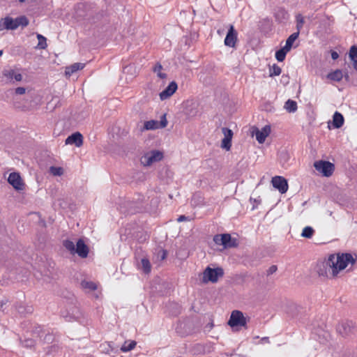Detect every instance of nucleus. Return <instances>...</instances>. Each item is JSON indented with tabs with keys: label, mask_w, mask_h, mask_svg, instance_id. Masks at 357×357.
Here are the masks:
<instances>
[{
	"label": "nucleus",
	"mask_w": 357,
	"mask_h": 357,
	"mask_svg": "<svg viewBox=\"0 0 357 357\" xmlns=\"http://www.w3.org/2000/svg\"><path fill=\"white\" fill-rule=\"evenodd\" d=\"M355 259L351 254L342 253L331 255L322 263L323 268L319 269V274L326 277H336L349 264H354Z\"/></svg>",
	"instance_id": "1"
},
{
	"label": "nucleus",
	"mask_w": 357,
	"mask_h": 357,
	"mask_svg": "<svg viewBox=\"0 0 357 357\" xmlns=\"http://www.w3.org/2000/svg\"><path fill=\"white\" fill-rule=\"evenodd\" d=\"M223 275L224 271L222 268H211L207 267L203 273L202 282L204 283L208 282L215 283L217 282L219 278L222 277Z\"/></svg>",
	"instance_id": "2"
},
{
	"label": "nucleus",
	"mask_w": 357,
	"mask_h": 357,
	"mask_svg": "<svg viewBox=\"0 0 357 357\" xmlns=\"http://www.w3.org/2000/svg\"><path fill=\"white\" fill-rule=\"evenodd\" d=\"M163 158L162 152L153 150L146 153L141 158V163L144 166H151L153 164L160 161Z\"/></svg>",
	"instance_id": "3"
},
{
	"label": "nucleus",
	"mask_w": 357,
	"mask_h": 357,
	"mask_svg": "<svg viewBox=\"0 0 357 357\" xmlns=\"http://www.w3.org/2000/svg\"><path fill=\"white\" fill-rule=\"evenodd\" d=\"M314 167L317 171L327 177L331 176L334 171V165L328 161H317L314 162Z\"/></svg>",
	"instance_id": "4"
},
{
	"label": "nucleus",
	"mask_w": 357,
	"mask_h": 357,
	"mask_svg": "<svg viewBox=\"0 0 357 357\" xmlns=\"http://www.w3.org/2000/svg\"><path fill=\"white\" fill-rule=\"evenodd\" d=\"M215 244L222 245L224 248H232L236 245L235 241L231 240L229 234H218L213 237Z\"/></svg>",
	"instance_id": "5"
},
{
	"label": "nucleus",
	"mask_w": 357,
	"mask_h": 357,
	"mask_svg": "<svg viewBox=\"0 0 357 357\" xmlns=\"http://www.w3.org/2000/svg\"><path fill=\"white\" fill-rule=\"evenodd\" d=\"M228 324L231 327L244 326L246 324V319L241 312L234 310L231 312Z\"/></svg>",
	"instance_id": "6"
},
{
	"label": "nucleus",
	"mask_w": 357,
	"mask_h": 357,
	"mask_svg": "<svg viewBox=\"0 0 357 357\" xmlns=\"http://www.w3.org/2000/svg\"><path fill=\"white\" fill-rule=\"evenodd\" d=\"M3 75L6 78V81L10 83H15L22 80V75L20 73L19 70L17 69H4L3 70Z\"/></svg>",
	"instance_id": "7"
},
{
	"label": "nucleus",
	"mask_w": 357,
	"mask_h": 357,
	"mask_svg": "<svg viewBox=\"0 0 357 357\" xmlns=\"http://www.w3.org/2000/svg\"><path fill=\"white\" fill-rule=\"evenodd\" d=\"M8 182L16 190H22L24 189V183L19 173L13 172L10 173L8 178Z\"/></svg>",
	"instance_id": "8"
},
{
	"label": "nucleus",
	"mask_w": 357,
	"mask_h": 357,
	"mask_svg": "<svg viewBox=\"0 0 357 357\" xmlns=\"http://www.w3.org/2000/svg\"><path fill=\"white\" fill-rule=\"evenodd\" d=\"M273 186L278 189L280 192L284 193L288 190V184L287 180L280 176H276L272 178Z\"/></svg>",
	"instance_id": "9"
},
{
	"label": "nucleus",
	"mask_w": 357,
	"mask_h": 357,
	"mask_svg": "<svg viewBox=\"0 0 357 357\" xmlns=\"http://www.w3.org/2000/svg\"><path fill=\"white\" fill-rule=\"evenodd\" d=\"M355 330V326L351 321H345L341 323L337 327V331L343 336H347Z\"/></svg>",
	"instance_id": "10"
},
{
	"label": "nucleus",
	"mask_w": 357,
	"mask_h": 357,
	"mask_svg": "<svg viewBox=\"0 0 357 357\" xmlns=\"http://www.w3.org/2000/svg\"><path fill=\"white\" fill-rule=\"evenodd\" d=\"M237 40V33L234 29L233 25H229L227 34L225 38L224 43L226 46L229 47H234Z\"/></svg>",
	"instance_id": "11"
},
{
	"label": "nucleus",
	"mask_w": 357,
	"mask_h": 357,
	"mask_svg": "<svg viewBox=\"0 0 357 357\" xmlns=\"http://www.w3.org/2000/svg\"><path fill=\"white\" fill-rule=\"evenodd\" d=\"M222 132L224 135V138L222 140L221 147L226 150H229L231 145V142L233 136V132L227 128H222Z\"/></svg>",
	"instance_id": "12"
},
{
	"label": "nucleus",
	"mask_w": 357,
	"mask_h": 357,
	"mask_svg": "<svg viewBox=\"0 0 357 357\" xmlns=\"http://www.w3.org/2000/svg\"><path fill=\"white\" fill-rule=\"evenodd\" d=\"M177 87V84L175 82H170L167 88L160 93V100H165L170 98L176 92Z\"/></svg>",
	"instance_id": "13"
},
{
	"label": "nucleus",
	"mask_w": 357,
	"mask_h": 357,
	"mask_svg": "<svg viewBox=\"0 0 357 357\" xmlns=\"http://www.w3.org/2000/svg\"><path fill=\"white\" fill-rule=\"evenodd\" d=\"M3 29L8 30H15L17 29V24H16L15 19H13L10 17H6L0 20V31Z\"/></svg>",
	"instance_id": "14"
},
{
	"label": "nucleus",
	"mask_w": 357,
	"mask_h": 357,
	"mask_svg": "<svg viewBox=\"0 0 357 357\" xmlns=\"http://www.w3.org/2000/svg\"><path fill=\"white\" fill-rule=\"evenodd\" d=\"M75 253H77L80 257L86 258L89 254V248L83 240L79 239L76 243Z\"/></svg>",
	"instance_id": "15"
},
{
	"label": "nucleus",
	"mask_w": 357,
	"mask_h": 357,
	"mask_svg": "<svg viewBox=\"0 0 357 357\" xmlns=\"http://www.w3.org/2000/svg\"><path fill=\"white\" fill-rule=\"evenodd\" d=\"M66 144H75L77 147H80L83 144L82 134L77 132L68 136L66 139Z\"/></svg>",
	"instance_id": "16"
},
{
	"label": "nucleus",
	"mask_w": 357,
	"mask_h": 357,
	"mask_svg": "<svg viewBox=\"0 0 357 357\" xmlns=\"http://www.w3.org/2000/svg\"><path fill=\"white\" fill-rule=\"evenodd\" d=\"M271 130V126L268 125L265 126L261 130H257L255 133L257 142L260 144L264 143L266 138L269 135Z\"/></svg>",
	"instance_id": "17"
},
{
	"label": "nucleus",
	"mask_w": 357,
	"mask_h": 357,
	"mask_svg": "<svg viewBox=\"0 0 357 357\" xmlns=\"http://www.w3.org/2000/svg\"><path fill=\"white\" fill-rule=\"evenodd\" d=\"M84 66L85 64L82 63H75L69 66H67L65 70L66 75L70 77L77 71L83 69Z\"/></svg>",
	"instance_id": "18"
},
{
	"label": "nucleus",
	"mask_w": 357,
	"mask_h": 357,
	"mask_svg": "<svg viewBox=\"0 0 357 357\" xmlns=\"http://www.w3.org/2000/svg\"><path fill=\"white\" fill-rule=\"evenodd\" d=\"M333 123L335 128H341L344 124V117L338 112H335L333 116Z\"/></svg>",
	"instance_id": "19"
},
{
	"label": "nucleus",
	"mask_w": 357,
	"mask_h": 357,
	"mask_svg": "<svg viewBox=\"0 0 357 357\" xmlns=\"http://www.w3.org/2000/svg\"><path fill=\"white\" fill-rule=\"evenodd\" d=\"M349 59L353 61V66L357 70V46L351 47L349 52Z\"/></svg>",
	"instance_id": "20"
},
{
	"label": "nucleus",
	"mask_w": 357,
	"mask_h": 357,
	"mask_svg": "<svg viewBox=\"0 0 357 357\" xmlns=\"http://www.w3.org/2000/svg\"><path fill=\"white\" fill-rule=\"evenodd\" d=\"M298 36H299V32L297 31V32L292 33L291 35H290L288 37V38L286 40L285 45L284 46V47H285L286 50H289V51L291 50L293 43L298 38Z\"/></svg>",
	"instance_id": "21"
},
{
	"label": "nucleus",
	"mask_w": 357,
	"mask_h": 357,
	"mask_svg": "<svg viewBox=\"0 0 357 357\" xmlns=\"http://www.w3.org/2000/svg\"><path fill=\"white\" fill-rule=\"evenodd\" d=\"M284 109L289 113H294L297 110V102L294 100L289 99L284 105Z\"/></svg>",
	"instance_id": "22"
},
{
	"label": "nucleus",
	"mask_w": 357,
	"mask_h": 357,
	"mask_svg": "<svg viewBox=\"0 0 357 357\" xmlns=\"http://www.w3.org/2000/svg\"><path fill=\"white\" fill-rule=\"evenodd\" d=\"M139 268L142 270L145 273H150L151 270V266L149 260L146 258L142 259L140 264L139 265Z\"/></svg>",
	"instance_id": "23"
},
{
	"label": "nucleus",
	"mask_w": 357,
	"mask_h": 357,
	"mask_svg": "<svg viewBox=\"0 0 357 357\" xmlns=\"http://www.w3.org/2000/svg\"><path fill=\"white\" fill-rule=\"evenodd\" d=\"M137 344V342L135 340H128L125 341L121 347V351L126 353L132 350Z\"/></svg>",
	"instance_id": "24"
},
{
	"label": "nucleus",
	"mask_w": 357,
	"mask_h": 357,
	"mask_svg": "<svg viewBox=\"0 0 357 357\" xmlns=\"http://www.w3.org/2000/svg\"><path fill=\"white\" fill-rule=\"evenodd\" d=\"M343 77V73L340 70H336L328 75V78L335 82H340Z\"/></svg>",
	"instance_id": "25"
},
{
	"label": "nucleus",
	"mask_w": 357,
	"mask_h": 357,
	"mask_svg": "<svg viewBox=\"0 0 357 357\" xmlns=\"http://www.w3.org/2000/svg\"><path fill=\"white\" fill-rule=\"evenodd\" d=\"M159 127V121L155 120L147 121L144 125V128L147 130L157 129Z\"/></svg>",
	"instance_id": "26"
},
{
	"label": "nucleus",
	"mask_w": 357,
	"mask_h": 357,
	"mask_svg": "<svg viewBox=\"0 0 357 357\" xmlns=\"http://www.w3.org/2000/svg\"><path fill=\"white\" fill-rule=\"evenodd\" d=\"M81 286L84 289L89 291H93L97 289V285L94 282L88 280H82Z\"/></svg>",
	"instance_id": "27"
},
{
	"label": "nucleus",
	"mask_w": 357,
	"mask_h": 357,
	"mask_svg": "<svg viewBox=\"0 0 357 357\" xmlns=\"http://www.w3.org/2000/svg\"><path fill=\"white\" fill-rule=\"evenodd\" d=\"M63 316L66 317L68 321H71L72 319H78L81 316V313L77 307H74L72 314L69 315L63 314Z\"/></svg>",
	"instance_id": "28"
},
{
	"label": "nucleus",
	"mask_w": 357,
	"mask_h": 357,
	"mask_svg": "<svg viewBox=\"0 0 357 357\" xmlns=\"http://www.w3.org/2000/svg\"><path fill=\"white\" fill-rule=\"evenodd\" d=\"M289 52V50H286L285 47H282L280 50H278L275 53L276 59L282 62L284 60L287 53Z\"/></svg>",
	"instance_id": "29"
},
{
	"label": "nucleus",
	"mask_w": 357,
	"mask_h": 357,
	"mask_svg": "<svg viewBox=\"0 0 357 357\" xmlns=\"http://www.w3.org/2000/svg\"><path fill=\"white\" fill-rule=\"evenodd\" d=\"M162 66L160 63H158L153 68V72L155 73L158 77L160 79H165L167 75L165 73H162Z\"/></svg>",
	"instance_id": "30"
},
{
	"label": "nucleus",
	"mask_w": 357,
	"mask_h": 357,
	"mask_svg": "<svg viewBox=\"0 0 357 357\" xmlns=\"http://www.w3.org/2000/svg\"><path fill=\"white\" fill-rule=\"evenodd\" d=\"M63 169L61 167H54L52 166L50 167V172L53 176H61L63 174Z\"/></svg>",
	"instance_id": "31"
},
{
	"label": "nucleus",
	"mask_w": 357,
	"mask_h": 357,
	"mask_svg": "<svg viewBox=\"0 0 357 357\" xmlns=\"http://www.w3.org/2000/svg\"><path fill=\"white\" fill-rule=\"evenodd\" d=\"M63 246L66 250H68L70 253H75V245L74 243L69 240H66L63 243Z\"/></svg>",
	"instance_id": "32"
},
{
	"label": "nucleus",
	"mask_w": 357,
	"mask_h": 357,
	"mask_svg": "<svg viewBox=\"0 0 357 357\" xmlns=\"http://www.w3.org/2000/svg\"><path fill=\"white\" fill-rule=\"evenodd\" d=\"M314 234V229L311 227H305L303 229L301 236L305 238H310Z\"/></svg>",
	"instance_id": "33"
},
{
	"label": "nucleus",
	"mask_w": 357,
	"mask_h": 357,
	"mask_svg": "<svg viewBox=\"0 0 357 357\" xmlns=\"http://www.w3.org/2000/svg\"><path fill=\"white\" fill-rule=\"evenodd\" d=\"M37 38L38 40V47L40 49H45L47 47L46 38L41 34H37Z\"/></svg>",
	"instance_id": "34"
},
{
	"label": "nucleus",
	"mask_w": 357,
	"mask_h": 357,
	"mask_svg": "<svg viewBox=\"0 0 357 357\" xmlns=\"http://www.w3.org/2000/svg\"><path fill=\"white\" fill-rule=\"evenodd\" d=\"M15 20H16V24H17V28L20 26H26L29 24V20L24 16H21V17H17V18H15Z\"/></svg>",
	"instance_id": "35"
},
{
	"label": "nucleus",
	"mask_w": 357,
	"mask_h": 357,
	"mask_svg": "<svg viewBox=\"0 0 357 357\" xmlns=\"http://www.w3.org/2000/svg\"><path fill=\"white\" fill-rule=\"evenodd\" d=\"M296 29L297 31L300 32V30L302 29L303 24L305 22L304 17L301 14H298L296 17Z\"/></svg>",
	"instance_id": "36"
},
{
	"label": "nucleus",
	"mask_w": 357,
	"mask_h": 357,
	"mask_svg": "<svg viewBox=\"0 0 357 357\" xmlns=\"http://www.w3.org/2000/svg\"><path fill=\"white\" fill-rule=\"evenodd\" d=\"M281 73V68L274 64L271 68H270V76H278Z\"/></svg>",
	"instance_id": "37"
},
{
	"label": "nucleus",
	"mask_w": 357,
	"mask_h": 357,
	"mask_svg": "<svg viewBox=\"0 0 357 357\" xmlns=\"http://www.w3.org/2000/svg\"><path fill=\"white\" fill-rule=\"evenodd\" d=\"M35 344V342L32 339H25L22 341V345L24 347L31 348Z\"/></svg>",
	"instance_id": "38"
},
{
	"label": "nucleus",
	"mask_w": 357,
	"mask_h": 357,
	"mask_svg": "<svg viewBox=\"0 0 357 357\" xmlns=\"http://www.w3.org/2000/svg\"><path fill=\"white\" fill-rule=\"evenodd\" d=\"M26 88L24 87H17L15 89V94L16 95H23L26 93Z\"/></svg>",
	"instance_id": "39"
},
{
	"label": "nucleus",
	"mask_w": 357,
	"mask_h": 357,
	"mask_svg": "<svg viewBox=\"0 0 357 357\" xmlns=\"http://www.w3.org/2000/svg\"><path fill=\"white\" fill-rule=\"evenodd\" d=\"M277 266L275 265H272L269 267V268L267 270V275H272L277 271Z\"/></svg>",
	"instance_id": "40"
},
{
	"label": "nucleus",
	"mask_w": 357,
	"mask_h": 357,
	"mask_svg": "<svg viewBox=\"0 0 357 357\" xmlns=\"http://www.w3.org/2000/svg\"><path fill=\"white\" fill-rule=\"evenodd\" d=\"M167 124V121L166 120L165 115H163L161 121L159 122V125H160L161 128H165L166 127Z\"/></svg>",
	"instance_id": "41"
},
{
	"label": "nucleus",
	"mask_w": 357,
	"mask_h": 357,
	"mask_svg": "<svg viewBox=\"0 0 357 357\" xmlns=\"http://www.w3.org/2000/svg\"><path fill=\"white\" fill-rule=\"evenodd\" d=\"M190 218L188 216H185V215H180L178 218H177V221L178 222H183V221H190Z\"/></svg>",
	"instance_id": "42"
},
{
	"label": "nucleus",
	"mask_w": 357,
	"mask_h": 357,
	"mask_svg": "<svg viewBox=\"0 0 357 357\" xmlns=\"http://www.w3.org/2000/svg\"><path fill=\"white\" fill-rule=\"evenodd\" d=\"M339 56V54H337V52H333L331 53V58L333 59V60H335L338 58Z\"/></svg>",
	"instance_id": "43"
},
{
	"label": "nucleus",
	"mask_w": 357,
	"mask_h": 357,
	"mask_svg": "<svg viewBox=\"0 0 357 357\" xmlns=\"http://www.w3.org/2000/svg\"><path fill=\"white\" fill-rule=\"evenodd\" d=\"M261 341H262V342H266V343H268V342H269L268 337H263V338L261 339Z\"/></svg>",
	"instance_id": "44"
},
{
	"label": "nucleus",
	"mask_w": 357,
	"mask_h": 357,
	"mask_svg": "<svg viewBox=\"0 0 357 357\" xmlns=\"http://www.w3.org/2000/svg\"><path fill=\"white\" fill-rule=\"evenodd\" d=\"M166 257V252L165 251L162 252V259H164Z\"/></svg>",
	"instance_id": "45"
},
{
	"label": "nucleus",
	"mask_w": 357,
	"mask_h": 357,
	"mask_svg": "<svg viewBox=\"0 0 357 357\" xmlns=\"http://www.w3.org/2000/svg\"><path fill=\"white\" fill-rule=\"evenodd\" d=\"M18 312H19L20 313H22H22H24V311L22 310V308H21V307H20V308L18 309Z\"/></svg>",
	"instance_id": "46"
},
{
	"label": "nucleus",
	"mask_w": 357,
	"mask_h": 357,
	"mask_svg": "<svg viewBox=\"0 0 357 357\" xmlns=\"http://www.w3.org/2000/svg\"><path fill=\"white\" fill-rule=\"evenodd\" d=\"M32 312V309L31 307H29L27 312Z\"/></svg>",
	"instance_id": "47"
},
{
	"label": "nucleus",
	"mask_w": 357,
	"mask_h": 357,
	"mask_svg": "<svg viewBox=\"0 0 357 357\" xmlns=\"http://www.w3.org/2000/svg\"><path fill=\"white\" fill-rule=\"evenodd\" d=\"M3 304H4V303H3V302H1V303H0V309H1V308H2V307H3Z\"/></svg>",
	"instance_id": "48"
},
{
	"label": "nucleus",
	"mask_w": 357,
	"mask_h": 357,
	"mask_svg": "<svg viewBox=\"0 0 357 357\" xmlns=\"http://www.w3.org/2000/svg\"><path fill=\"white\" fill-rule=\"evenodd\" d=\"M3 54V50H0V56Z\"/></svg>",
	"instance_id": "49"
},
{
	"label": "nucleus",
	"mask_w": 357,
	"mask_h": 357,
	"mask_svg": "<svg viewBox=\"0 0 357 357\" xmlns=\"http://www.w3.org/2000/svg\"><path fill=\"white\" fill-rule=\"evenodd\" d=\"M131 68V66H126V67L125 68V69H124V70H126V69H127V68Z\"/></svg>",
	"instance_id": "50"
},
{
	"label": "nucleus",
	"mask_w": 357,
	"mask_h": 357,
	"mask_svg": "<svg viewBox=\"0 0 357 357\" xmlns=\"http://www.w3.org/2000/svg\"><path fill=\"white\" fill-rule=\"evenodd\" d=\"M20 2H24L26 0H19Z\"/></svg>",
	"instance_id": "51"
}]
</instances>
